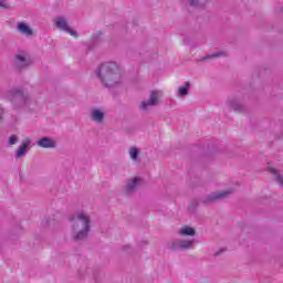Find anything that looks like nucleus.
<instances>
[{
    "label": "nucleus",
    "mask_w": 283,
    "mask_h": 283,
    "mask_svg": "<svg viewBox=\"0 0 283 283\" xmlns=\"http://www.w3.org/2000/svg\"><path fill=\"white\" fill-rule=\"evenodd\" d=\"M228 106L230 107V109H234V112H244V104L238 101V98H229Z\"/></svg>",
    "instance_id": "obj_11"
},
{
    "label": "nucleus",
    "mask_w": 283,
    "mask_h": 283,
    "mask_svg": "<svg viewBox=\"0 0 283 283\" xmlns=\"http://www.w3.org/2000/svg\"><path fill=\"white\" fill-rule=\"evenodd\" d=\"M30 149H32V139L27 137L17 149L15 158H23V156H25Z\"/></svg>",
    "instance_id": "obj_7"
},
{
    "label": "nucleus",
    "mask_w": 283,
    "mask_h": 283,
    "mask_svg": "<svg viewBox=\"0 0 283 283\" xmlns=\"http://www.w3.org/2000/svg\"><path fill=\"white\" fill-rule=\"evenodd\" d=\"M95 74L104 87H116L123 83V73L116 62L101 64L95 71Z\"/></svg>",
    "instance_id": "obj_1"
},
{
    "label": "nucleus",
    "mask_w": 283,
    "mask_h": 283,
    "mask_svg": "<svg viewBox=\"0 0 283 283\" xmlns=\"http://www.w3.org/2000/svg\"><path fill=\"white\" fill-rule=\"evenodd\" d=\"M36 145L42 149H54L56 147V142L51 137H42L36 142Z\"/></svg>",
    "instance_id": "obj_9"
},
{
    "label": "nucleus",
    "mask_w": 283,
    "mask_h": 283,
    "mask_svg": "<svg viewBox=\"0 0 283 283\" xmlns=\"http://www.w3.org/2000/svg\"><path fill=\"white\" fill-rule=\"evenodd\" d=\"M7 98L12 103L13 109H21L30 103V96L21 90H11L7 93Z\"/></svg>",
    "instance_id": "obj_3"
},
{
    "label": "nucleus",
    "mask_w": 283,
    "mask_h": 283,
    "mask_svg": "<svg viewBox=\"0 0 283 283\" xmlns=\"http://www.w3.org/2000/svg\"><path fill=\"white\" fill-rule=\"evenodd\" d=\"M226 249L222 248L219 251L214 252V258H218L219 255H222V253H224Z\"/></svg>",
    "instance_id": "obj_22"
},
{
    "label": "nucleus",
    "mask_w": 283,
    "mask_h": 283,
    "mask_svg": "<svg viewBox=\"0 0 283 283\" xmlns=\"http://www.w3.org/2000/svg\"><path fill=\"white\" fill-rule=\"evenodd\" d=\"M30 65V60L25 57V55H17L15 56V67L19 70H23V67H28Z\"/></svg>",
    "instance_id": "obj_13"
},
{
    "label": "nucleus",
    "mask_w": 283,
    "mask_h": 283,
    "mask_svg": "<svg viewBox=\"0 0 283 283\" xmlns=\"http://www.w3.org/2000/svg\"><path fill=\"white\" fill-rule=\"evenodd\" d=\"M18 30L21 34H24L25 36H32L33 31L29 28L28 24L20 22L18 23Z\"/></svg>",
    "instance_id": "obj_14"
},
{
    "label": "nucleus",
    "mask_w": 283,
    "mask_h": 283,
    "mask_svg": "<svg viewBox=\"0 0 283 283\" xmlns=\"http://www.w3.org/2000/svg\"><path fill=\"white\" fill-rule=\"evenodd\" d=\"M140 185V178L135 177L132 180H129L125 187L126 193H134L136 191V187Z\"/></svg>",
    "instance_id": "obj_12"
},
{
    "label": "nucleus",
    "mask_w": 283,
    "mask_h": 283,
    "mask_svg": "<svg viewBox=\"0 0 283 283\" xmlns=\"http://www.w3.org/2000/svg\"><path fill=\"white\" fill-rule=\"evenodd\" d=\"M54 24L59 30H62V32H67L69 34H71V36H78L76 31L70 28V25L67 24V20H65V18L63 17L55 18Z\"/></svg>",
    "instance_id": "obj_5"
},
{
    "label": "nucleus",
    "mask_w": 283,
    "mask_h": 283,
    "mask_svg": "<svg viewBox=\"0 0 283 283\" xmlns=\"http://www.w3.org/2000/svg\"><path fill=\"white\" fill-rule=\"evenodd\" d=\"M0 8H8V3L6 0H0Z\"/></svg>",
    "instance_id": "obj_24"
},
{
    "label": "nucleus",
    "mask_w": 283,
    "mask_h": 283,
    "mask_svg": "<svg viewBox=\"0 0 283 283\" xmlns=\"http://www.w3.org/2000/svg\"><path fill=\"white\" fill-rule=\"evenodd\" d=\"M138 154H140V149L136 148V147H132L129 149V156L132 158V160H138Z\"/></svg>",
    "instance_id": "obj_19"
},
{
    "label": "nucleus",
    "mask_w": 283,
    "mask_h": 283,
    "mask_svg": "<svg viewBox=\"0 0 283 283\" xmlns=\"http://www.w3.org/2000/svg\"><path fill=\"white\" fill-rule=\"evenodd\" d=\"M17 143H19V137H18L17 135H11V136L9 137L8 144H9V145H17Z\"/></svg>",
    "instance_id": "obj_21"
},
{
    "label": "nucleus",
    "mask_w": 283,
    "mask_h": 283,
    "mask_svg": "<svg viewBox=\"0 0 283 283\" xmlns=\"http://www.w3.org/2000/svg\"><path fill=\"white\" fill-rule=\"evenodd\" d=\"M70 222H72V239L75 242H81L90 235L92 229V219L85 212H76L69 217Z\"/></svg>",
    "instance_id": "obj_2"
},
{
    "label": "nucleus",
    "mask_w": 283,
    "mask_h": 283,
    "mask_svg": "<svg viewBox=\"0 0 283 283\" xmlns=\"http://www.w3.org/2000/svg\"><path fill=\"white\" fill-rule=\"evenodd\" d=\"M6 114V109L0 106V122L3 120V115Z\"/></svg>",
    "instance_id": "obj_23"
},
{
    "label": "nucleus",
    "mask_w": 283,
    "mask_h": 283,
    "mask_svg": "<svg viewBox=\"0 0 283 283\" xmlns=\"http://www.w3.org/2000/svg\"><path fill=\"white\" fill-rule=\"evenodd\" d=\"M218 56H227V53H224V52H217V53L208 54L205 57H202V61H207L209 59H218Z\"/></svg>",
    "instance_id": "obj_20"
},
{
    "label": "nucleus",
    "mask_w": 283,
    "mask_h": 283,
    "mask_svg": "<svg viewBox=\"0 0 283 283\" xmlns=\"http://www.w3.org/2000/svg\"><path fill=\"white\" fill-rule=\"evenodd\" d=\"M163 93L160 91H151L149 99L142 102V109L147 111L149 107H156V105H160V98Z\"/></svg>",
    "instance_id": "obj_4"
},
{
    "label": "nucleus",
    "mask_w": 283,
    "mask_h": 283,
    "mask_svg": "<svg viewBox=\"0 0 283 283\" xmlns=\"http://www.w3.org/2000/svg\"><path fill=\"white\" fill-rule=\"evenodd\" d=\"M90 118L93 120V123L101 125L105 120V112H103L101 108H93L90 112Z\"/></svg>",
    "instance_id": "obj_8"
},
{
    "label": "nucleus",
    "mask_w": 283,
    "mask_h": 283,
    "mask_svg": "<svg viewBox=\"0 0 283 283\" xmlns=\"http://www.w3.org/2000/svg\"><path fill=\"white\" fill-rule=\"evenodd\" d=\"M270 172L273 174L274 180L283 187V176L277 174V170L275 168H270Z\"/></svg>",
    "instance_id": "obj_17"
},
{
    "label": "nucleus",
    "mask_w": 283,
    "mask_h": 283,
    "mask_svg": "<svg viewBox=\"0 0 283 283\" xmlns=\"http://www.w3.org/2000/svg\"><path fill=\"white\" fill-rule=\"evenodd\" d=\"M232 190H224L221 192H213L211 195H208L205 199V202H216V200H220V198H227L230 193H232Z\"/></svg>",
    "instance_id": "obj_10"
},
{
    "label": "nucleus",
    "mask_w": 283,
    "mask_h": 283,
    "mask_svg": "<svg viewBox=\"0 0 283 283\" xmlns=\"http://www.w3.org/2000/svg\"><path fill=\"white\" fill-rule=\"evenodd\" d=\"M180 235H196V230L191 227H184L179 231Z\"/></svg>",
    "instance_id": "obj_18"
},
{
    "label": "nucleus",
    "mask_w": 283,
    "mask_h": 283,
    "mask_svg": "<svg viewBox=\"0 0 283 283\" xmlns=\"http://www.w3.org/2000/svg\"><path fill=\"white\" fill-rule=\"evenodd\" d=\"M193 247V240H175L170 244L171 251H187Z\"/></svg>",
    "instance_id": "obj_6"
},
{
    "label": "nucleus",
    "mask_w": 283,
    "mask_h": 283,
    "mask_svg": "<svg viewBox=\"0 0 283 283\" xmlns=\"http://www.w3.org/2000/svg\"><path fill=\"white\" fill-rule=\"evenodd\" d=\"M189 87H191V83L186 82L184 86L178 88V96H188L189 95Z\"/></svg>",
    "instance_id": "obj_16"
},
{
    "label": "nucleus",
    "mask_w": 283,
    "mask_h": 283,
    "mask_svg": "<svg viewBox=\"0 0 283 283\" xmlns=\"http://www.w3.org/2000/svg\"><path fill=\"white\" fill-rule=\"evenodd\" d=\"M186 6H189L191 10H201L202 4L200 0H185Z\"/></svg>",
    "instance_id": "obj_15"
}]
</instances>
